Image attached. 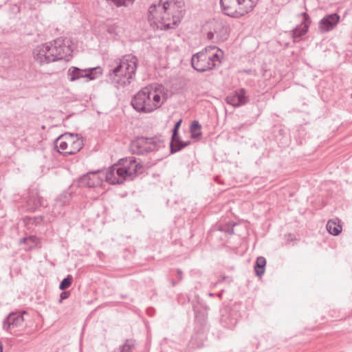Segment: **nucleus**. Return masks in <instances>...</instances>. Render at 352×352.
I'll use <instances>...</instances> for the list:
<instances>
[{"label": "nucleus", "instance_id": "f257e3e1", "mask_svg": "<svg viewBox=\"0 0 352 352\" xmlns=\"http://www.w3.org/2000/svg\"><path fill=\"white\" fill-rule=\"evenodd\" d=\"M138 65V58L132 54H126L121 58L115 60L109 69L107 77L118 89L129 85L135 80Z\"/></svg>", "mask_w": 352, "mask_h": 352}, {"label": "nucleus", "instance_id": "f03ea898", "mask_svg": "<svg viewBox=\"0 0 352 352\" xmlns=\"http://www.w3.org/2000/svg\"><path fill=\"white\" fill-rule=\"evenodd\" d=\"M142 168L134 157L122 158L118 164L111 166L105 173V180L111 184H120L133 177Z\"/></svg>", "mask_w": 352, "mask_h": 352}, {"label": "nucleus", "instance_id": "7ed1b4c3", "mask_svg": "<svg viewBox=\"0 0 352 352\" xmlns=\"http://www.w3.org/2000/svg\"><path fill=\"white\" fill-rule=\"evenodd\" d=\"M162 104L161 96L151 87H145L140 90L131 100V105L139 113H149Z\"/></svg>", "mask_w": 352, "mask_h": 352}, {"label": "nucleus", "instance_id": "20e7f679", "mask_svg": "<svg viewBox=\"0 0 352 352\" xmlns=\"http://www.w3.org/2000/svg\"><path fill=\"white\" fill-rule=\"evenodd\" d=\"M222 54L223 52L217 47L208 46L192 56L191 65L199 72L212 70L221 63Z\"/></svg>", "mask_w": 352, "mask_h": 352}, {"label": "nucleus", "instance_id": "39448f33", "mask_svg": "<svg viewBox=\"0 0 352 352\" xmlns=\"http://www.w3.org/2000/svg\"><path fill=\"white\" fill-rule=\"evenodd\" d=\"M258 0H220L223 13L229 16L239 18L250 12Z\"/></svg>", "mask_w": 352, "mask_h": 352}, {"label": "nucleus", "instance_id": "423d86ee", "mask_svg": "<svg viewBox=\"0 0 352 352\" xmlns=\"http://www.w3.org/2000/svg\"><path fill=\"white\" fill-rule=\"evenodd\" d=\"M45 45L47 46L48 54L56 56L57 60L61 59L68 60L72 56V50L68 41L65 43V39L58 38L53 42L45 43Z\"/></svg>", "mask_w": 352, "mask_h": 352}, {"label": "nucleus", "instance_id": "0eeeda50", "mask_svg": "<svg viewBox=\"0 0 352 352\" xmlns=\"http://www.w3.org/2000/svg\"><path fill=\"white\" fill-rule=\"evenodd\" d=\"M160 147V143L155 140L154 138L144 137L137 138L131 141L130 144L131 151L136 155H144L158 150Z\"/></svg>", "mask_w": 352, "mask_h": 352}, {"label": "nucleus", "instance_id": "6e6552de", "mask_svg": "<svg viewBox=\"0 0 352 352\" xmlns=\"http://www.w3.org/2000/svg\"><path fill=\"white\" fill-rule=\"evenodd\" d=\"M67 74L71 81H75L81 78L94 80L102 74V68L100 67H96L82 69L77 67H72L69 69Z\"/></svg>", "mask_w": 352, "mask_h": 352}, {"label": "nucleus", "instance_id": "1a4fd4ad", "mask_svg": "<svg viewBox=\"0 0 352 352\" xmlns=\"http://www.w3.org/2000/svg\"><path fill=\"white\" fill-rule=\"evenodd\" d=\"M60 140L67 141L68 151H65V155H74L77 153L84 145L82 136L78 133H65L60 135Z\"/></svg>", "mask_w": 352, "mask_h": 352}, {"label": "nucleus", "instance_id": "9d476101", "mask_svg": "<svg viewBox=\"0 0 352 352\" xmlns=\"http://www.w3.org/2000/svg\"><path fill=\"white\" fill-rule=\"evenodd\" d=\"M171 6H174L173 3H162V0L159 1L157 3L151 4L148 8L147 16L148 21L150 22L151 25H154L155 21H157V18L162 14L163 11L171 10Z\"/></svg>", "mask_w": 352, "mask_h": 352}, {"label": "nucleus", "instance_id": "9b49d317", "mask_svg": "<svg viewBox=\"0 0 352 352\" xmlns=\"http://www.w3.org/2000/svg\"><path fill=\"white\" fill-rule=\"evenodd\" d=\"M171 12H173L172 10L163 11L162 14L157 18V21H155L153 26L157 29L165 30L175 28L177 25L178 21L175 19V16L170 17Z\"/></svg>", "mask_w": 352, "mask_h": 352}, {"label": "nucleus", "instance_id": "f8f14e48", "mask_svg": "<svg viewBox=\"0 0 352 352\" xmlns=\"http://www.w3.org/2000/svg\"><path fill=\"white\" fill-rule=\"evenodd\" d=\"M226 101L228 104L234 107H239L247 104L249 101V98L246 95V90L241 88L227 96Z\"/></svg>", "mask_w": 352, "mask_h": 352}, {"label": "nucleus", "instance_id": "ddd939ff", "mask_svg": "<svg viewBox=\"0 0 352 352\" xmlns=\"http://www.w3.org/2000/svg\"><path fill=\"white\" fill-rule=\"evenodd\" d=\"M47 47V46L44 44L36 47L33 51L34 60L41 65L48 64L57 60L56 56L48 54Z\"/></svg>", "mask_w": 352, "mask_h": 352}, {"label": "nucleus", "instance_id": "4468645a", "mask_svg": "<svg viewBox=\"0 0 352 352\" xmlns=\"http://www.w3.org/2000/svg\"><path fill=\"white\" fill-rule=\"evenodd\" d=\"M25 199V207L28 211L34 212L43 205V199L39 196L36 189H30Z\"/></svg>", "mask_w": 352, "mask_h": 352}, {"label": "nucleus", "instance_id": "2eb2a0df", "mask_svg": "<svg viewBox=\"0 0 352 352\" xmlns=\"http://www.w3.org/2000/svg\"><path fill=\"white\" fill-rule=\"evenodd\" d=\"M100 170L89 172L79 178L78 185L80 187L94 188L100 184L102 179L97 175Z\"/></svg>", "mask_w": 352, "mask_h": 352}, {"label": "nucleus", "instance_id": "dca6fc26", "mask_svg": "<svg viewBox=\"0 0 352 352\" xmlns=\"http://www.w3.org/2000/svg\"><path fill=\"white\" fill-rule=\"evenodd\" d=\"M301 15L303 21L292 31V36L295 43L300 41V38L307 32L311 24L310 17L307 12H302Z\"/></svg>", "mask_w": 352, "mask_h": 352}, {"label": "nucleus", "instance_id": "f3484780", "mask_svg": "<svg viewBox=\"0 0 352 352\" xmlns=\"http://www.w3.org/2000/svg\"><path fill=\"white\" fill-rule=\"evenodd\" d=\"M24 321L22 314L19 313H10L4 319L3 322V329L8 331L14 327H20Z\"/></svg>", "mask_w": 352, "mask_h": 352}, {"label": "nucleus", "instance_id": "a211bd4d", "mask_svg": "<svg viewBox=\"0 0 352 352\" xmlns=\"http://www.w3.org/2000/svg\"><path fill=\"white\" fill-rule=\"evenodd\" d=\"M339 19V15L336 13L324 16L319 23V30L321 32H326L331 30L337 25Z\"/></svg>", "mask_w": 352, "mask_h": 352}, {"label": "nucleus", "instance_id": "6ab92c4d", "mask_svg": "<svg viewBox=\"0 0 352 352\" xmlns=\"http://www.w3.org/2000/svg\"><path fill=\"white\" fill-rule=\"evenodd\" d=\"M70 195L67 192L62 193L54 201L52 212L54 215L61 213V208L69 203Z\"/></svg>", "mask_w": 352, "mask_h": 352}, {"label": "nucleus", "instance_id": "aec40b11", "mask_svg": "<svg viewBox=\"0 0 352 352\" xmlns=\"http://www.w3.org/2000/svg\"><path fill=\"white\" fill-rule=\"evenodd\" d=\"M190 144V141L184 142L180 140V138L179 136V134L173 138V135H172L171 137V141L170 143V153H175L179 151H181L182 148H185L186 146H188Z\"/></svg>", "mask_w": 352, "mask_h": 352}, {"label": "nucleus", "instance_id": "412c9836", "mask_svg": "<svg viewBox=\"0 0 352 352\" xmlns=\"http://www.w3.org/2000/svg\"><path fill=\"white\" fill-rule=\"evenodd\" d=\"M40 243V239L35 235H30L20 239L19 243L26 245L25 248L26 250H31L36 248Z\"/></svg>", "mask_w": 352, "mask_h": 352}, {"label": "nucleus", "instance_id": "4be33fe9", "mask_svg": "<svg viewBox=\"0 0 352 352\" xmlns=\"http://www.w3.org/2000/svg\"><path fill=\"white\" fill-rule=\"evenodd\" d=\"M327 230L331 234L337 236L342 232V226L334 220L330 219L327 223Z\"/></svg>", "mask_w": 352, "mask_h": 352}, {"label": "nucleus", "instance_id": "5701e85b", "mask_svg": "<svg viewBox=\"0 0 352 352\" xmlns=\"http://www.w3.org/2000/svg\"><path fill=\"white\" fill-rule=\"evenodd\" d=\"M266 265V260L263 256H259L256 258L254 265V271L256 276L261 277L265 272V266Z\"/></svg>", "mask_w": 352, "mask_h": 352}, {"label": "nucleus", "instance_id": "b1692460", "mask_svg": "<svg viewBox=\"0 0 352 352\" xmlns=\"http://www.w3.org/2000/svg\"><path fill=\"white\" fill-rule=\"evenodd\" d=\"M23 221L26 226H29V225L38 226L44 222V217L43 216L25 217L24 218Z\"/></svg>", "mask_w": 352, "mask_h": 352}, {"label": "nucleus", "instance_id": "393cba45", "mask_svg": "<svg viewBox=\"0 0 352 352\" xmlns=\"http://www.w3.org/2000/svg\"><path fill=\"white\" fill-rule=\"evenodd\" d=\"M60 135L57 138L54 142L55 146L58 148V151L60 153L65 155V151H68L67 141L65 140H60Z\"/></svg>", "mask_w": 352, "mask_h": 352}, {"label": "nucleus", "instance_id": "a878e982", "mask_svg": "<svg viewBox=\"0 0 352 352\" xmlns=\"http://www.w3.org/2000/svg\"><path fill=\"white\" fill-rule=\"evenodd\" d=\"M135 341L132 339H127L124 343L120 346L119 352H131L134 346Z\"/></svg>", "mask_w": 352, "mask_h": 352}, {"label": "nucleus", "instance_id": "bb28decb", "mask_svg": "<svg viewBox=\"0 0 352 352\" xmlns=\"http://www.w3.org/2000/svg\"><path fill=\"white\" fill-rule=\"evenodd\" d=\"M215 34H217V38L221 41H224L228 38V29L227 27L221 25L219 32L215 30Z\"/></svg>", "mask_w": 352, "mask_h": 352}, {"label": "nucleus", "instance_id": "cd10ccee", "mask_svg": "<svg viewBox=\"0 0 352 352\" xmlns=\"http://www.w3.org/2000/svg\"><path fill=\"white\" fill-rule=\"evenodd\" d=\"M72 280H73L72 276L70 274L67 275V277L63 278L62 280V281L60 282V283L59 285V289L60 290L67 289V288H69L71 286V285L72 283Z\"/></svg>", "mask_w": 352, "mask_h": 352}, {"label": "nucleus", "instance_id": "c85d7f7f", "mask_svg": "<svg viewBox=\"0 0 352 352\" xmlns=\"http://www.w3.org/2000/svg\"><path fill=\"white\" fill-rule=\"evenodd\" d=\"M166 2L173 3L174 6H171V10L174 11L176 8H181L184 6V2L182 0L176 1H166Z\"/></svg>", "mask_w": 352, "mask_h": 352}, {"label": "nucleus", "instance_id": "c756f323", "mask_svg": "<svg viewBox=\"0 0 352 352\" xmlns=\"http://www.w3.org/2000/svg\"><path fill=\"white\" fill-rule=\"evenodd\" d=\"M181 123L182 120H179L175 124L172 133V135H173V138H175L177 135V134H179L178 131L180 127Z\"/></svg>", "mask_w": 352, "mask_h": 352}, {"label": "nucleus", "instance_id": "7c9ffc66", "mask_svg": "<svg viewBox=\"0 0 352 352\" xmlns=\"http://www.w3.org/2000/svg\"><path fill=\"white\" fill-rule=\"evenodd\" d=\"M201 125L198 121L194 120L190 125V132L200 131Z\"/></svg>", "mask_w": 352, "mask_h": 352}, {"label": "nucleus", "instance_id": "2f4dec72", "mask_svg": "<svg viewBox=\"0 0 352 352\" xmlns=\"http://www.w3.org/2000/svg\"><path fill=\"white\" fill-rule=\"evenodd\" d=\"M69 295H70V292L63 290V292H61L60 294L59 303H61L63 300L68 298Z\"/></svg>", "mask_w": 352, "mask_h": 352}, {"label": "nucleus", "instance_id": "473e14b6", "mask_svg": "<svg viewBox=\"0 0 352 352\" xmlns=\"http://www.w3.org/2000/svg\"><path fill=\"white\" fill-rule=\"evenodd\" d=\"M190 133H191V135H190L191 138H195V139L198 138L201 135V132L200 131H191Z\"/></svg>", "mask_w": 352, "mask_h": 352}, {"label": "nucleus", "instance_id": "72a5a7b5", "mask_svg": "<svg viewBox=\"0 0 352 352\" xmlns=\"http://www.w3.org/2000/svg\"><path fill=\"white\" fill-rule=\"evenodd\" d=\"M214 32H208V34H207V38H208V40H212V39H213V38H214Z\"/></svg>", "mask_w": 352, "mask_h": 352}, {"label": "nucleus", "instance_id": "f704fd0d", "mask_svg": "<svg viewBox=\"0 0 352 352\" xmlns=\"http://www.w3.org/2000/svg\"><path fill=\"white\" fill-rule=\"evenodd\" d=\"M177 274L179 276V281L182 279V271L180 269H177Z\"/></svg>", "mask_w": 352, "mask_h": 352}, {"label": "nucleus", "instance_id": "c9c22d12", "mask_svg": "<svg viewBox=\"0 0 352 352\" xmlns=\"http://www.w3.org/2000/svg\"><path fill=\"white\" fill-rule=\"evenodd\" d=\"M225 232L229 233L230 234L234 233L233 228H228L227 229L223 230Z\"/></svg>", "mask_w": 352, "mask_h": 352}, {"label": "nucleus", "instance_id": "e433bc0d", "mask_svg": "<svg viewBox=\"0 0 352 352\" xmlns=\"http://www.w3.org/2000/svg\"><path fill=\"white\" fill-rule=\"evenodd\" d=\"M0 352H3V344L0 342Z\"/></svg>", "mask_w": 352, "mask_h": 352}, {"label": "nucleus", "instance_id": "4c0bfd02", "mask_svg": "<svg viewBox=\"0 0 352 352\" xmlns=\"http://www.w3.org/2000/svg\"><path fill=\"white\" fill-rule=\"evenodd\" d=\"M177 284V281H175V280H173V281H172V285H173V286H175V285H176Z\"/></svg>", "mask_w": 352, "mask_h": 352}, {"label": "nucleus", "instance_id": "58836bf2", "mask_svg": "<svg viewBox=\"0 0 352 352\" xmlns=\"http://www.w3.org/2000/svg\"><path fill=\"white\" fill-rule=\"evenodd\" d=\"M209 296H214V294H213L212 293H210V294H209Z\"/></svg>", "mask_w": 352, "mask_h": 352}]
</instances>
